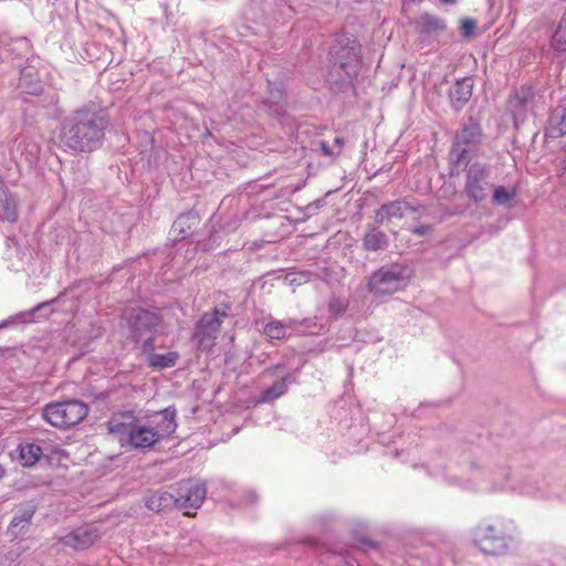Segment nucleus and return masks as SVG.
Returning a JSON list of instances; mask_svg holds the SVG:
<instances>
[{
	"label": "nucleus",
	"instance_id": "1",
	"mask_svg": "<svg viewBox=\"0 0 566 566\" xmlns=\"http://www.w3.org/2000/svg\"><path fill=\"white\" fill-rule=\"evenodd\" d=\"M108 126V114L90 103L71 112L64 119L61 139L76 153H92L102 146Z\"/></svg>",
	"mask_w": 566,
	"mask_h": 566
},
{
	"label": "nucleus",
	"instance_id": "2",
	"mask_svg": "<svg viewBox=\"0 0 566 566\" xmlns=\"http://www.w3.org/2000/svg\"><path fill=\"white\" fill-rule=\"evenodd\" d=\"M464 166V197L476 206L486 202L491 197L494 184L491 165L475 160L468 161V165Z\"/></svg>",
	"mask_w": 566,
	"mask_h": 566
},
{
	"label": "nucleus",
	"instance_id": "3",
	"mask_svg": "<svg viewBox=\"0 0 566 566\" xmlns=\"http://www.w3.org/2000/svg\"><path fill=\"white\" fill-rule=\"evenodd\" d=\"M483 133L481 125L472 117H469L462 123L454 136L449 153L450 164L457 167L468 165V161L472 160L475 148L481 145Z\"/></svg>",
	"mask_w": 566,
	"mask_h": 566
},
{
	"label": "nucleus",
	"instance_id": "4",
	"mask_svg": "<svg viewBox=\"0 0 566 566\" xmlns=\"http://www.w3.org/2000/svg\"><path fill=\"white\" fill-rule=\"evenodd\" d=\"M87 413L88 408L84 402L66 400L48 403L42 417L49 424H80Z\"/></svg>",
	"mask_w": 566,
	"mask_h": 566
},
{
	"label": "nucleus",
	"instance_id": "5",
	"mask_svg": "<svg viewBox=\"0 0 566 566\" xmlns=\"http://www.w3.org/2000/svg\"><path fill=\"white\" fill-rule=\"evenodd\" d=\"M329 57L333 66H337L348 77L357 75L360 64V48L356 41L346 39V43L342 41L333 45Z\"/></svg>",
	"mask_w": 566,
	"mask_h": 566
},
{
	"label": "nucleus",
	"instance_id": "6",
	"mask_svg": "<svg viewBox=\"0 0 566 566\" xmlns=\"http://www.w3.org/2000/svg\"><path fill=\"white\" fill-rule=\"evenodd\" d=\"M403 285V270L398 265L382 266L371 274L368 290L376 296L390 295Z\"/></svg>",
	"mask_w": 566,
	"mask_h": 566
},
{
	"label": "nucleus",
	"instance_id": "7",
	"mask_svg": "<svg viewBox=\"0 0 566 566\" xmlns=\"http://www.w3.org/2000/svg\"><path fill=\"white\" fill-rule=\"evenodd\" d=\"M129 337L139 342L147 335L154 334L161 323V317L157 311L143 307L132 308L126 316Z\"/></svg>",
	"mask_w": 566,
	"mask_h": 566
},
{
	"label": "nucleus",
	"instance_id": "8",
	"mask_svg": "<svg viewBox=\"0 0 566 566\" xmlns=\"http://www.w3.org/2000/svg\"><path fill=\"white\" fill-rule=\"evenodd\" d=\"M223 321L211 312H205L195 325L193 338L200 348L209 349L214 345Z\"/></svg>",
	"mask_w": 566,
	"mask_h": 566
},
{
	"label": "nucleus",
	"instance_id": "9",
	"mask_svg": "<svg viewBox=\"0 0 566 566\" xmlns=\"http://www.w3.org/2000/svg\"><path fill=\"white\" fill-rule=\"evenodd\" d=\"M207 494L206 486L199 482L186 481L180 484V493L176 496V507L186 510V516H193L190 510L201 506Z\"/></svg>",
	"mask_w": 566,
	"mask_h": 566
},
{
	"label": "nucleus",
	"instance_id": "10",
	"mask_svg": "<svg viewBox=\"0 0 566 566\" xmlns=\"http://www.w3.org/2000/svg\"><path fill=\"white\" fill-rule=\"evenodd\" d=\"M474 541L484 554L499 555L506 549V541L503 533L494 526L483 525L478 527Z\"/></svg>",
	"mask_w": 566,
	"mask_h": 566
},
{
	"label": "nucleus",
	"instance_id": "11",
	"mask_svg": "<svg viewBox=\"0 0 566 566\" xmlns=\"http://www.w3.org/2000/svg\"><path fill=\"white\" fill-rule=\"evenodd\" d=\"M534 91L532 86L523 85L507 99V109L512 114L514 123L523 122L527 112L532 108Z\"/></svg>",
	"mask_w": 566,
	"mask_h": 566
},
{
	"label": "nucleus",
	"instance_id": "12",
	"mask_svg": "<svg viewBox=\"0 0 566 566\" xmlns=\"http://www.w3.org/2000/svg\"><path fill=\"white\" fill-rule=\"evenodd\" d=\"M99 538L101 534L97 528L80 527L59 537V543L74 551H85L92 547Z\"/></svg>",
	"mask_w": 566,
	"mask_h": 566
},
{
	"label": "nucleus",
	"instance_id": "13",
	"mask_svg": "<svg viewBox=\"0 0 566 566\" xmlns=\"http://www.w3.org/2000/svg\"><path fill=\"white\" fill-rule=\"evenodd\" d=\"M415 211V209L403 200H395L384 203L375 212V223L384 224L391 219H402L406 211Z\"/></svg>",
	"mask_w": 566,
	"mask_h": 566
},
{
	"label": "nucleus",
	"instance_id": "14",
	"mask_svg": "<svg viewBox=\"0 0 566 566\" xmlns=\"http://www.w3.org/2000/svg\"><path fill=\"white\" fill-rule=\"evenodd\" d=\"M473 91V80L463 77L457 81L449 90V98L453 109L460 111L470 101Z\"/></svg>",
	"mask_w": 566,
	"mask_h": 566
},
{
	"label": "nucleus",
	"instance_id": "15",
	"mask_svg": "<svg viewBox=\"0 0 566 566\" xmlns=\"http://www.w3.org/2000/svg\"><path fill=\"white\" fill-rule=\"evenodd\" d=\"M301 322L295 318L285 321L270 319L263 327V334L271 340H281L290 337V329H295Z\"/></svg>",
	"mask_w": 566,
	"mask_h": 566
},
{
	"label": "nucleus",
	"instance_id": "16",
	"mask_svg": "<svg viewBox=\"0 0 566 566\" xmlns=\"http://www.w3.org/2000/svg\"><path fill=\"white\" fill-rule=\"evenodd\" d=\"M199 219L197 216L188 212L181 213L174 221L170 233L174 234L175 241H181L192 234L193 229L198 226Z\"/></svg>",
	"mask_w": 566,
	"mask_h": 566
},
{
	"label": "nucleus",
	"instance_id": "17",
	"mask_svg": "<svg viewBox=\"0 0 566 566\" xmlns=\"http://www.w3.org/2000/svg\"><path fill=\"white\" fill-rule=\"evenodd\" d=\"M128 441L135 448H149L158 440V433L154 427H130Z\"/></svg>",
	"mask_w": 566,
	"mask_h": 566
},
{
	"label": "nucleus",
	"instance_id": "18",
	"mask_svg": "<svg viewBox=\"0 0 566 566\" xmlns=\"http://www.w3.org/2000/svg\"><path fill=\"white\" fill-rule=\"evenodd\" d=\"M145 505L155 512L169 510L176 506V496L167 491L158 490L147 495Z\"/></svg>",
	"mask_w": 566,
	"mask_h": 566
},
{
	"label": "nucleus",
	"instance_id": "19",
	"mask_svg": "<svg viewBox=\"0 0 566 566\" xmlns=\"http://www.w3.org/2000/svg\"><path fill=\"white\" fill-rule=\"evenodd\" d=\"M0 218L9 222L18 219L17 201L0 180Z\"/></svg>",
	"mask_w": 566,
	"mask_h": 566
},
{
	"label": "nucleus",
	"instance_id": "20",
	"mask_svg": "<svg viewBox=\"0 0 566 566\" xmlns=\"http://www.w3.org/2000/svg\"><path fill=\"white\" fill-rule=\"evenodd\" d=\"M388 245V238L378 228H370L366 231L364 238H363V247L366 251H378L387 248Z\"/></svg>",
	"mask_w": 566,
	"mask_h": 566
},
{
	"label": "nucleus",
	"instance_id": "21",
	"mask_svg": "<svg viewBox=\"0 0 566 566\" xmlns=\"http://www.w3.org/2000/svg\"><path fill=\"white\" fill-rule=\"evenodd\" d=\"M179 358L177 352H168L166 354L150 353L147 357L148 366L156 370L174 367Z\"/></svg>",
	"mask_w": 566,
	"mask_h": 566
},
{
	"label": "nucleus",
	"instance_id": "22",
	"mask_svg": "<svg viewBox=\"0 0 566 566\" xmlns=\"http://www.w3.org/2000/svg\"><path fill=\"white\" fill-rule=\"evenodd\" d=\"M290 379V375H286L285 377L276 380L272 386L264 389L260 397L259 402L268 403L276 400L282 395H284L287 390V381Z\"/></svg>",
	"mask_w": 566,
	"mask_h": 566
},
{
	"label": "nucleus",
	"instance_id": "23",
	"mask_svg": "<svg viewBox=\"0 0 566 566\" xmlns=\"http://www.w3.org/2000/svg\"><path fill=\"white\" fill-rule=\"evenodd\" d=\"M418 25L420 31L427 34L439 33L444 31L447 28L444 20L430 13L421 14L418 21Z\"/></svg>",
	"mask_w": 566,
	"mask_h": 566
},
{
	"label": "nucleus",
	"instance_id": "24",
	"mask_svg": "<svg viewBox=\"0 0 566 566\" xmlns=\"http://www.w3.org/2000/svg\"><path fill=\"white\" fill-rule=\"evenodd\" d=\"M42 454V450L36 444H25L20 448V459L23 467L34 465Z\"/></svg>",
	"mask_w": 566,
	"mask_h": 566
},
{
	"label": "nucleus",
	"instance_id": "25",
	"mask_svg": "<svg viewBox=\"0 0 566 566\" xmlns=\"http://www.w3.org/2000/svg\"><path fill=\"white\" fill-rule=\"evenodd\" d=\"M551 127L557 133L556 136L566 135V106H558L549 118Z\"/></svg>",
	"mask_w": 566,
	"mask_h": 566
},
{
	"label": "nucleus",
	"instance_id": "26",
	"mask_svg": "<svg viewBox=\"0 0 566 566\" xmlns=\"http://www.w3.org/2000/svg\"><path fill=\"white\" fill-rule=\"evenodd\" d=\"M515 196L516 192L514 189L510 190L504 186H495V184H493L491 197L494 203L507 206L515 198Z\"/></svg>",
	"mask_w": 566,
	"mask_h": 566
},
{
	"label": "nucleus",
	"instance_id": "27",
	"mask_svg": "<svg viewBox=\"0 0 566 566\" xmlns=\"http://www.w3.org/2000/svg\"><path fill=\"white\" fill-rule=\"evenodd\" d=\"M552 48L558 52L566 51V13L562 18L557 30L555 31L552 39Z\"/></svg>",
	"mask_w": 566,
	"mask_h": 566
},
{
	"label": "nucleus",
	"instance_id": "28",
	"mask_svg": "<svg viewBox=\"0 0 566 566\" xmlns=\"http://www.w3.org/2000/svg\"><path fill=\"white\" fill-rule=\"evenodd\" d=\"M20 86L24 87L27 93L32 95H39L42 92V85L40 80L33 78L31 72L23 71L20 78Z\"/></svg>",
	"mask_w": 566,
	"mask_h": 566
},
{
	"label": "nucleus",
	"instance_id": "29",
	"mask_svg": "<svg viewBox=\"0 0 566 566\" xmlns=\"http://www.w3.org/2000/svg\"><path fill=\"white\" fill-rule=\"evenodd\" d=\"M48 460L51 465H63L67 467L64 461L69 460V454L62 449H53L50 454H48Z\"/></svg>",
	"mask_w": 566,
	"mask_h": 566
},
{
	"label": "nucleus",
	"instance_id": "30",
	"mask_svg": "<svg viewBox=\"0 0 566 566\" xmlns=\"http://www.w3.org/2000/svg\"><path fill=\"white\" fill-rule=\"evenodd\" d=\"M231 307H232V304L231 302L229 301H224V302H221L219 303L212 311H210L211 313H213L216 316L220 317V319H224L227 317L230 316V311H231Z\"/></svg>",
	"mask_w": 566,
	"mask_h": 566
},
{
	"label": "nucleus",
	"instance_id": "31",
	"mask_svg": "<svg viewBox=\"0 0 566 566\" xmlns=\"http://www.w3.org/2000/svg\"><path fill=\"white\" fill-rule=\"evenodd\" d=\"M155 418L160 417L163 421L172 423L175 422L176 418V410L174 408H166L161 411L155 412ZM153 422H158L156 419L153 420Z\"/></svg>",
	"mask_w": 566,
	"mask_h": 566
},
{
	"label": "nucleus",
	"instance_id": "32",
	"mask_svg": "<svg viewBox=\"0 0 566 566\" xmlns=\"http://www.w3.org/2000/svg\"><path fill=\"white\" fill-rule=\"evenodd\" d=\"M475 28H476V22L473 19L467 18L461 21L462 35L465 38L471 36L473 34Z\"/></svg>",
	"mask_w": 566,
	"mask_h": 566
},
{
	"label": "nucleus",
	"instance_id": "33",
	"mask_svg": "<svg viewBox=\"0 0 566 566\" xmlns=\"http://www.w3.org/2000/svg\"><path fill=\"white\" fill-rule=\"evenodd\" d=\"M142 349L145 354H147V357L150 355V353H155V337L154 334L145 336V339L142 345Z\"/></svg>",
	"mask_w": 566,
	"mask_h": 566
},
{
	"label": "nucleus",
	"instance_id": "34",
	"mask_svg": "<svg viewBox=\"0 0 566 566\" xmlns=\"http://www.w3.org/2000/svg\"><path fill=\"white\" fill-rule=\"evenodd\" d=\"M431 231L432 227L430 224H421L411 230V232L417 235H426L429 234Z\"/></svg>",
	"mask_w": 566,
	"mask_h": 566
},
{
	"label": "nucleus",
	"instance_id": "35",
	"mask_svg": "<svg viewBox=\"0 0 566 566\" xmlns=\"http://www.w3.org/2000/svg\"><path fill=\"white\" fill-rule=\"evenodd\" d=\"M32 514H24L22 517H14L10 524V527H17L21 523L29 524L31 521Z\"/></svg>",
	"mask_w": 566,
	"mask_h": 566
},
{
	"label": "nucleus",
	"instance_id": "36",
	"mask_svg": "<svg viewBox=\"0 0 566 566\" xmlns=\"http://www.w3.org/2000/svg\"><path fill=\"white\" fill-rule=\"evenodd\" d=\"M329 312L339 314L343 312V305L339 300H332L328 304Z\"/></svg>",
	"mask_w": 566,
	"mask_h": 566
},
{
	"label": "nucleus",
	"instance_id": "37",
	"mask_svg": "<svg viewBox=\"0 0 566 566\" xmlns=\"http://www.w3.org/2000/svg\"><path fill=\"white\" fill-rule=\"evenodd\" d=\"M319 147H321V150L323 151L324 155L326 156H335L337 155L336 151H334L326 142H321L319 144Z\"/></svg>",
	"mask_w": 566,
	"mask_h": 566
},
{
	"label": "nucleus",
	"instance_id": "38",
	"mask_svg": "<svg viewBox=\"0 0 566 566\" xmlns=\"http://www.w3.org/2000/svg\"><path fill=\"white\" fill-rule=\"evenodd\" d=\"M334 145L337 147L336 154L338 155L340 153L342 148L344 147L345 142L342 137H336L334 139Z\"/></svg>",
	"mask_w": 566,
	"mask_h": 566
},
{
	"label": "nucleus",
	"instance_id": "39",
	"mask_svg": "<svg viewBox=\"0 0 566 566\" xmlns=\"http://www.w3.org/2000/svg\"><path fill=\"white\" fill-rule=\"evenodd\" d=\"M39 151H40L39 146H38V145H35V144H33V145H32V149H31V151H30L31 157H32V158H35V157L38 156Z\"/></svg>",
	"mask_w": 566,
	"mask_h": 566
},
{
	"label": "nucleus",
	"instance_id": "40",
	"mask_svg": "<svg viewBox=\"0 0 566 566\" xmlns=\"http://www.w3.org/2000/svg\"><path fill=\"white\" fill-rule=\"evenodd\" d=\"M17 43H19L21 46H24V48L30 46V43L25 38H20L19 40H17Z\"/></svg>",
	"mask_w": 566,
	"mask_h": 566
},
{
	"label": "nucleus",
	"instance_id": "41",
	"mask_svg": "<svg viewBox=\"0 0 566 566\" xmlns=\"http://www.w3.org/2000/svg\"><path fill=\"white\" fill-rule=\"evenodd\" d=\"M439 1L444 4H454L458 0H439Z\"/></svg>",
	"mask_w": 566,
	"mask_h": 566
},
{
	"label": "nucleus",
	"instance_id": "42",
	"mask_svg": "<svg viewBox=\"0 0 566 566\" xmlns=\"http://www.w3.org/2000/svg\"><path fill=\"white\" fill-rule=\"evenodd\" d=\"M44 305H46V303H42V304L38 305L36 307L33 308L32 312L38 311L39 308L43 307Z\"/></svg>",
	"mask_w": 566,
	"mask_h": 566
},
{
	"label": "nucleus",
	"instance_id": "43",
	"mask_svg": "<svg viewBox=\"0 0 566 566\" xmlns=\"http://www.w3.org/2000/svg\"><path fill=\"white\" fill-rule=\"evenodd\" d=\"M277 368H279V365H276V366H274V367L269 368L266 371H268V373H271V371L276 370Z\"/></svg>",
	"mask_w": 566,
	"mask_h": 566
},
{
	"label": "nucleus",
	"instance_id": "44",
	"mask_svg": "<svg viewBox=\"0 0 566 566\" xmlns=\"http://www.w3.org/2000/svg\"><path fill=\"white\" fill-rule=\"evenodd\" d=\"M349 566H358V564L356 562H350L348 563Z\"/></svg>",
	"mask_w": 566,
	"mask_h": 566
}]
</instances>
